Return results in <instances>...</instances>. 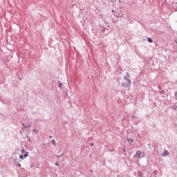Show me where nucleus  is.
Instances as JSON below:
<instances>
[{
	"mask_svg": "<svg viewBox=\"0 0 177 177\" xmlns=\"http://www.w3.org/2000/svg\"><path fill=\"white\" fill-rule=\"evenodd\" d=\"M127 142L129 143H133V142H135V140H133L132 138H127Z\"/></svg>",
	"mask_w": 177,
	"mask_h": 177,
	"instance_id": "1",
	"label": "nucleus"
},
{
	"mask_svg": "<svg viewBox=\"0 0 177 177\" xmlns=\"http://www.w3.org/2000/svg\"><path fill=\"white\" fill-rule=\"evenodd\" d=\"M169 152L168 151H165V152L162 153L163 157H165V156H169Z\"/></svg>",
	"mask_w": 177,
	"mask_h": 177,
	"instance_id": "2",
	"label": "nucleus"
},
{
	"mask_svg": "<svg viewBox=\"0 0 177 177\" xmlns=\"http://www.w3.org/2000/svg\"><path fill=\"white\" fill-rule=\"evenodd\" d=\"M136 156H138V157L140 158V156H142V152H140V151H138L136 152Z\"/></svg>",
	"mask_w": 177,
	"mask_h": 177,
	"instance_id": "3",
	"label": "nucleus"
},
{
	"mask_svg": "<svg viewBox=\"0 0 177 177\" xmlns=\"http://www.w3.org/2000/svg\"><path fill=\"white\" fill-rule=\"evenodd\" d=\"M51 143H52V145H53V146H56V141L55 140H53L51 141Z\"/></svg>",
	"mask_w": 177,
	"mask_h": 177,
	"instance_id": "4",
	"label": "nucleus"
},
{
	"mask_svg": "<svg viewBox=\"0 0 177 177\" xmlns=\"http://www.w3.org/2000/svg\"><path fill=\"white\" fill-rule=\"evenodd\" d=\"M147 41H148V42H150V43L153 42V39H151V38H150V37H149L147 39Z\"/></svg>",
	"mask_w": 177,
	"mask_h": 177,
	"instance_id": "5",
	"label": "nucleus"
},
{
	"mask_svg": "<svg viewBox=\"0 0 177 177\" xmlns=\"http://www.w3.org/2000/svg\"><path fill=\"white\" fill-rule=\"evenodd\" d=\"M32 131L34 133H38V131L36 129H33Z\"/></svg>",
	"mask_w": 177,
	"mask_h": 177,
	"instance_id": "6",
	"label": "nucleus"
},
{
	"mask_svg": "<svg viewBox=\"0 0 177 177\" xmlns=\"http://www.w3.org/2000/svg\"><path fill=\"white\" fill-rule=\"evenodd\" d=\"M24 158L28 157V152H26V154L24 156Z\"/></svg>",
	"mask_w": 177,
	"mask_h": 177,
	"instance_id": "7",
	"label": "nucleus"
},
{
	"mask_svg": "<svg viewBox=\"0 0 177 177\" xmlns=\"http://www.w3.org/2000/svg\"><path fill=\"white\" fill-rule=\"evenodd\" d=\"M19 158H21V160H24V156H23V155H20Z\"/></svg>",
	"mask_w": 177,
	"mask_h": 177,
	"instance_id": "8",
	"label": "nucleus"
},
{
	"mask_svg": "<svg viewBox=\"0 0 177 177\" xmlns=\"http://www.w3.org/2000/svg\"><path fill=\"white\" fill-rule=\"evenodd\" d=\"M25 152H26V151L24 150V149H23L21 151L22 154H23V153H25Z\"/></svg>",
	"mask_w": 177,
	"mask_h": 177,
	"instance_id": "9",
	"label": "nucleus"
},
{
	"mask_svg": "<svg viewBox=\"0 0 177 177\" xmlns=\"http://www.w3.org/2000/svg\"><path fill=\"white\" fill-rule=\"evenodd\" d=\"M127 82H129V84H131V80H128Z\"/></svg>",
	"mask_w": 177,
	"mask_h": 177,
	"instance_id": "10",
	"label": "nucleus"
},
{
	"mask_svg": "<svg viewBox=\"0 0 177 177\" xmlns=\"http://www.w3.org/2000/svg\"><path fill=\"white\" fill-rule=\"evenodd\" d=\"M55 165H56L57 167H59V163H56Z\"/></svg>",
	"mask_w": 177,
	"mask_h": 177,
	"instance_id": "11",
	"label": "nucleus"
},
{
	"mask_svg": "<svg viewBox=\"0 0 177 177\" xmlns=\"http://www.w3.org/2000/svg\"><path fill=\"white\" fill-rule=\"evenodd\" d=\"M18 167H21V164H19V165H18Z\"/></svg>",
	"mask_w": 177,
	"mask_h": 177,
	"instance_id": "12",
	"label": "nucleus"
},
{
	"mask_svg": "<svg viewBox=\"0 0 177 177\" xmlns=\"http://www.w3.org/2000/svg\"><path fill=\"white\" fill-rule=\"evenodd\" d=\"M112 13H114V10H112Z\"/></svg>",
	"mask_w": 177,
	"mask_h": 177,
	"instance_id": "13",
	"label": "nucleus"
},
{
	"mask_svg": "<svg viewBox=\"0 0 177 177\" xmlns=\"http://www.w3.org/2000/svg\"><path fill=\"white\" fill-rule=\"evenodd\" d=\"M91 146H93V143H91Z\"/></svg>",
	"mask_w": 177,
	"mask_h": 177,
	"instance_id": "14",
	"label": "nucleus"
},
{
	"mask_svg": "<svg viewBox=\"0 0 177 177\" xmlns=\"http://www.w3.org/2000/svg\"><path fill=\"white\" fill-rule=\"evenodd\" d=\"M30 126L29 125L28 127L30 128Z\"/></svg>",
	"mask_w": 177,
	"mask_h": 177,
	"instance_id": "15",
	"label": "nucleus"
}]
</instances>
